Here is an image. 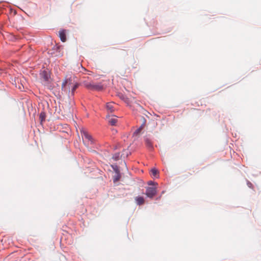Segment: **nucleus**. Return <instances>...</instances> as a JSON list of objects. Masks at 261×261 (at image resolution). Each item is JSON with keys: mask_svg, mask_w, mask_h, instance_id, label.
<instances>
[{"mask_svg": "<svg viewBox=\"0 0 261 261\" xmlns=\"http://www.w3.org/2000/svg\"><path fill=\"white\" fill-rule=\"evenodd\" d=\"M80 130L84 144L85 146H93L96 145L95 143V140L86 128L82 127L80 128Z\"/></svg>", "mask_w": 261, "mask_h": 261, "instance_id": "obj_1", "label": "nucleus"}, {"mask_svg": "<svg viewBox=\"0 0 261 261\" xmlns=\"http://www.w3.org/2000/svg\"><path fill=\"white\" fill-rule=\"evenodd\" d=\"M76 82L73 76L66 79L62 83V88L68 92H70L72 86Z\"/></svg>", "mask_w": 261, "mask_h": 261, "instance_id": "obj_2", "label": "nucleus"}, {"mask_svg": "<svg viewBox=\"0 0 261 261\" xmlns=\"http://www.w3.org/2000/svg\"><path fill=\"white\" fill-rule=\"evenodd\" d=\"M156 188L155 187H147L145 194L147 197L152 198L156 195Z\"/></svg>", "mask_w": 261, "mask_h": 261, "instance_id": "obj_3", "label": "nucleus"}, {"mask_svg": "<svg viewBox=\"0 0 261 261\" xmlns=\"http://www.w3.org/2000/svg\"><path fill=\"white\" fill-rule=\"evenodd\" d=\"M41 79L43 80L44 82H48L50 77L49 72L47 71H43L41 73Z\"/></svg>", "mask_w": 261, "mask_h": 261, "instance_id": "obj_4", "label": "nucleus"}, {"mask_svg": "<svg viewBox=\"0 0 261 261\" xmlns=\"http://www.w3.org/2000/svg\"><path fill=\"white\" fill-rule=\"evenodd\" d=\"M59 37L62 42H65L66 40V32L64 30L59 32Z\"/></svg>", "mask_w": 261, "mask_h": 261, "instance_id": "obj_5", "label": "nucleus"}, {"mask_svg": "<svg viewBox=\"0 0 261 261\" xmlns=\"http://www.w3.org/2000/svg\"><path fill=\"white\" fill-rule=\"evenodd\" d=\"M106 108L108 112H113L114 111V104L112 102H109L106 105Z\"/></svg>", "mask_w": 261, "mask_h": 261, "instance_id": "obj_6", "label": "nucleus"}, {"mask_svg": "<svg viewBox=\"0 0 261 261\" xmlns=\"http://www.w3.org/2000/svg\"><path fill=\"white\" fill-rule=\"evenodd\" d=\"M135 201L138 205H142L144 203V198L141 196L136 197L135 198Z\"/></svg>", "mask_w": 261, "mask_h": 261, "instance_id": "obj_7", "label": "nucleus"}, {"mask_svg": "<svg viewBox=\"0 0 261 261\" xmlns=\"http://www.w3.org/2000/svg\"><path fill=\"white\" fill-rule=\"evenodd\" d=\"M108 121L112 125H115L117 122V119L116 116H113L109 118Z\"/></svg>", "mask_w": 261, "mask_h": 261, "instance_id": "obj_8", "label": "nucleus"}, {"mask_svg": "<svg viewBox=\"0 0 261 261\" xmlns=\"http://www.w3.org/2000/svg\"><path fill=\"white\" fill-rule=\"evenodd\" d=\"M151 175L154 177L158 178L159 177V171L155 168H152L150 170Z\"/></svg>", "mask_w": 261, "mask_h": 261, "instance_id": "obj_9", "label": "nucleus"}, {"mask_svg": "<svg viewBox=\"0 0 261 261\" xmlns=\"http://www.w3.org/2000/svg\"><path fill=\"white\" fill-rule=\"evenodd\" d=\"M79 84L77 82H76L71 87L70 89L71 90V94L72 95H74V91L77 88Z\"/></svg>", "mask_w": 261, "mask_h": 261, "instance_id": "obj_10", "label": "nucleus"}, {"mask_svg": "<svg viewBox=\"0 0 261 261\" xmlns=\"http://www.w3.org/2000/svg\"><path fill=\"white\" fill-rule=\"evenodd\" d=\"M102 89V86L99 84H93V86L92 90H101Z\"/></svg>", "mask_w": 261, "mask_h": 261, "instance_id": "obj_11", "label": "nucleus"}, {"mask_svg": "<svg viewBox=\"0 0 261 261\" xmlns=\"http://www.w3.org/2000/svg\"><path fill=\"white\" fill-rule=\"evenodd\" d=\"M130 154V152L128 150V148L124 149L122 151L121 156H123L124 158L125 156H127Z\"/></svg>", "mask_w": 261, "mask_h": 261, "instance_id": "obj_12", "label": "nucleus"}, {"mask_svg": "<svg viewBox=\"0 0 261 261\" xmlns=\"http://www.w3.org/2000/svg\"><path fill=\"white\" fill-rule=\"evenodd\" d=\"M93 83H88V82H85L84 85L88 89L92 90L93 86Z\"/></svg>", "mask_w": 261, "mask_h": 261, "instance_id": "obj_13", "label": "nucleus"}, {"mask_svg": "<svg viewBox=\"0 0 261 261\" xmlns=\"http://www.w3.org/2000/svg\"><path fill=\"white\" fill-rule=\"evenodd\" d=\"M142 129L140 128V127H139L138 129H137L134 133L133 134V136L134 137H138L139 136L141 132H142Z\"/></svg>", "mask_w": 261, "mask_h": 261, "instance_id": "obj_14", "label": "nucleus"}, {"mask_svg": "<svg viewBox=\"0 0 261 261\" xmlns=\"http://www.w3.org/2000/svg\"><path fill=\"white\" fill-rule=\"evenodd\" d=\"M120 178V175L119 172H117V173H116V175L114 177L113 180L114 182L118 181Z\"/></svg>", "mask_w": 261, "mask_h": 261, "instance_id": "obj_15", "label": "nucleus"}, {"mask_svg": "<svg viewBox=\"0 0 261 261\" xmlns=\"http://www.w3.org/2000/svg\"><path fill=\"white\" fill-rule=\"evenodd\" d=\"M119 157H120V153H116L115 155H113V159L115 161H117L119 159Z\"/></svg>", "mask_w": 261, "mask_h": 261, "instance_id": "obj_16", "label": "nucleus"}, {"mask_svg": "<svg viewBox=\"0 0 261 261\" xmlns=\"http://www.w3.org/2000/svg\"><path fill=\"white\" fill-rule=\"evenodd\" d=\"M45 115L44 113H41L40 115V119L41 120V121H43L45 120Z\"/></svg>", "mask_w": 261, "mask_h": 261, "instance_id": "obj_17", "label": "nucleus"}, {"mask_svg": "<svg viewBox=\"0 0 261 261\" xmlns=\"http://www.w3.org/2000/svg\"><path fill=\"white\" fill-rule=\"evenodd\" d=\"M145 142L146 143V145L148 146H152V142L149 139H146Z\"/></svg>", "mask_w": 261, "mask_h": 261, "instance_id": "obj_18", "label": "nucleus"}, {"mask_svg": "<svg viewBox=\"0 0 261 261\" xmlns=\"http://www.w3.org/2000/svg\"><path fill=\"white\" fill-rule=\"evenodd\" d=\"M143 123L141 124V125L139 127H140L142 130L144 128V126L145 125V123H146V120L145 119V118H143Z\"/></svg>", "mask_w": 261, "mask_h": 261, "instance_id": "obj_19", "label": "nucleus"}, {"mask_svg": "<svg viewBox=\"0 0 261 261\" xmlns=\"http://www.w3.org/2000/svg\"><path fill=\"white\" fill-rule=\"evenodd\" d=\"M112 168L115 171L116 173H117V172H119L118 167L117 166H112Z\"/></svg>", "mask_w": 261, "mask_h": 261, "instance_id": "obj_20", "label": "nucleus"}, {"mask_svg": "<svg viewBox=\"0 0 261 261\" xmlns=\"http://www.w3.org/2000/svg\"><path fill=\"white\" fill-rule=\"evenodd\" d=\"M155 184L157 185L156 183H155V182H153L152 181H150L148 182V185H155Z\"/></svg>", "mask_w": 261, "mask_h": 261, "instance_id": "obj_21", "label": "nucleus"}, {"mask_svg": "<svg viewBox=\"0 0 261 261\" xmlns=\"http://www.w3.org/2000/svg\"><path fill=\"white\" fill-rule=\"evenodd\" d=\"M124 101L126 103H129V99H128V98L125 97V99H124Z\"/></svg>", "mask_w": 261, "mask_h": 261, "instance_id": "obj_22", "label": "nucleus"}, {"mask_svg": "<svg viewBox=\"0 0 261 261\" xmlns=\"http://www.w3.org/2000/svg\"><path fill=\"white\" fill-rule=\"evenodd\" d=\"M125 98V96H124L123 95H122V96H121V98H122L123 100H124Z\"/></svg>", "mask_w": 261, "mask_h": 261, "instance_id": "obj_23", "label": "nucleus"}]
</instances>
